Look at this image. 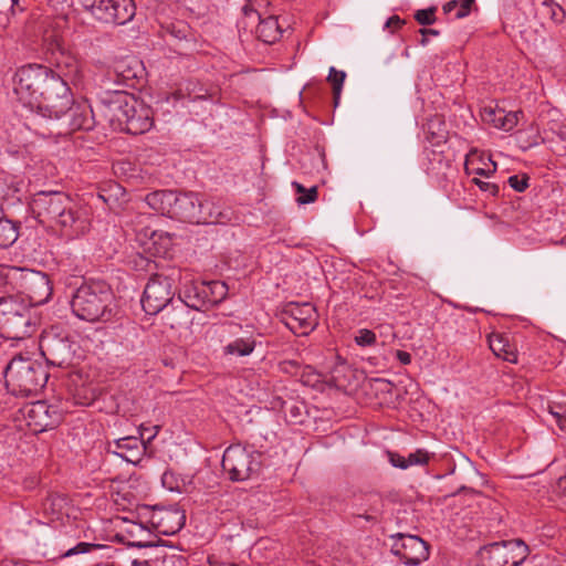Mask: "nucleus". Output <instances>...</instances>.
<instances>
[{"instance_id":"obj_1","label":"nucleus","mask_w":566,"mask_h":566,"mask_svg":"<svg viewBox=\"0 0 566 566\" xmlns=\"http://www.w3.org/2000/svg\"><path fill=\"white\" fill-rule=\"evenodd\" d=\"M65 66L67 70L63 75L55 74L43 65L22 66L13 77V92L24 105L32 107L38 103V109L43 117L59 119L70 113L72 129H88V117L80 113V106L73 105L67 85L69 81H80L78 64L74 59L67 57Z\"/></svg>"},{"instance_id":"obj_2","label":"nucleus","mask_w":566,"mask_h":566,"mask_svg":"<svg viewBox=\"0 0 566 566\" xmlns=\"http://www.w3.org/2000/svg\"><path fill=\"white\" fill-rule=\"evenodd\" d=\"M30 209L40 223L50 224L69 240L83 235L90 227L86 211L61 191H39Z\"/></svg>"},{"instance_id":"obj_3","label":"nucleus","mask_w":566,"mask_h":566,"mask_svg":"<svg viewBox=\"0 0 566 566\" xmlns=\"http://www.w3.org/2000/svg\"><path fill=\"white\" fill-rule=\"evenodd\" d=\"M72 313L90 323L107 322L115 315L116 301L112 287L102 280L83 282L71 298Z\"/></svg>"},{"instance_id":"obj_4","label":"nucleus","mask_w":566,"mask_h":566,"mask_svg":"<svg viewBox=\"0 0 566 566\" xmlns=\"http://www.w3.org/2000/svg\"><path fill=\"white\" fill-rule=\"evenodd\" d=\"M112 122L133 135L144 134L153 126V111L134 95L123 90L106 93L103 98Z\"/></svg>"},{"instance_id":"obj_5","label":"nucleus","mask_w":566,"mask_h":566,"mask_svg":"<svg viewBox=\"0 0 566 566\" xmlns=\"http://www.w3.org/2000/svg\"><path fill=\"white\" fill-rule=\"evenodd\" d=\"M4 379L12 395L28 397L42 390L48 382L49 374L38 359L19 354L8 364Z\"/></svg>"},{"instance_id":"obj_6","label":"nucleus","mask_w":566,"mask_h":566,"mask_svg":"<svg viewBox=\"0 0 566 566\" xmlns=\"http://www.w3.org/2000/svg\"><path fill=\"white\" fill-rule=\"evenodd\" d=\"M39 316L34 307L15 296L0 298V334L9 339L23 340L36 332Z\"/></svg>"},{"instance_id":"obj_7","label":"nucleus","mask_w":566,"mask_h":566,"mask_svg":"<svg viewBox=\"0 0 566 566\" xmlns=\"http://www.w3.org/2000/svg\"><path fill=\"white\" fill-rule=\"evenodd\" d=\"M180 277V272L172 270L170 274L153 275L145 286L142 306L146 314L156 315L163 311L174 297V282Z\"/></svg>"},{"instance_id":"obj_8","label":"nucleus","mask_w":566,"mask_h":566,"mask_svg":"<svg viewBox=\"0 0 566 566\" xmlns=\"http://www.w3.org/2000/svg\"><path fill=\"white\" fill-rule=\"evenodd\" d=\"M222 468L233 481H245L260 468V454L241 444L226 449L222 457Z\"/></svg>"},{"instance_id":"obj_9","label":"nucleus","mask_w":566,"mask_h":566,"mask_svg":"<svg viewBox=\"0 0 566 566\" xmlns=\"http://www.w3.org/2000/svg\"><path fill=\"white\" fill-rule=\"evenodd\" d=\"M83 8L105 23L125 24L135 15L133 0H78Z\"/></svg>"},{"instance_id":"obj_10","label":"nucleus","mask_w":566,"mask_h":566,"mask_svg":"<svg viewBox=\"0 0 566 566\" xmlns=\"http://www.w3.org/2000/svg\"><path fill=\"white\" fill-rule=\"evenodd\" d=\"M527 553V545L520 539L493 543L482 553L483 566H520Z\"/></svg>"},{"instance_id":"obj_11","label":"nucleus","mask_w":566,"mask_h":566,"mask_svg":"<svg viewBox=\"0 0 566 566\" xmlns=\"http://www.w3.org/2000/svg\"><path fill=\"white\" fill-rule=\"evenodd\" d=\"M76 344L66 335L45 333L40 342L41 353L48 364L56 367L71 366L75 358Z\"/></svg>"},{"instance_id":"obj_12","label":"nucleus","mask_w":566,"mask_h":566,"mask_svg":"<svg viewBox=\"0 0 566 566\" xmlns=\"http://www.w3.org/2000/svg\"><path fill=\"white\" fill-rule=\"evenodd\" d=\"M20 427H25L32 433H41L54 428L60 421L56 409L45 401L28 403L19 410Z\"/></svg>"},{"instance_id":"obj_13","label":"nucleus","mask_w":566,"mask_h":566,"mask_svg":"<svg viewBox=\"0 0 566 566\" xmlns=\"http://www.w3.org/2000/svg\"><path fill=\"white\" fill-rule=\"evenodd\" d=\"M285 326L298 336H306L317 326V314L311 303L290 302L283 310Z\"/></svg>"},{"instance_id":"obj_14","label":"nucleus","mask_w":566,"mask_h":566,"mask_svg":"<svg viewBox=\"0 0 566 566\" xmlns=\"http://www.w3.org/2000/svg\"><path fill=\"white\" fill-rule=\"evenodd\" d=\"M146 523L157 533L164 535H174L179 532L186 522L184 511L177 507H159L145 509Z\"/></svg>"},{"instance_id":"obj_15","label":"nucleus","mask_w":566,"mask_h":566,"mask_svg":"<svg viewBox=\"0 0 566 566\" xmlns=\"http://www.w3.org/2000/svg\"><path fill=\"white\" fill-rule=\"evenodd\" d=\"M391 552L406 565H419L429 557L427 543L416 535L395 536Z\"/></svg>"},{"instance_id":"obj_16","label":"nucleus","mask_w":566,"mask_h":566,"mask_svg":"<svg viewBox=\"0 0 566 566\" xmlns=\"http://www.w3.org/2000/svg\"><path fill=\"white\" fill-rule=\"evenodd\" d=\"M22 277L32 304H44L51 298L53 286L48 274L39 271H27Z\"/></svg>"},{"instance_id":"obj_17","label":"nucleus","mask_w":566,"mask_h":566,"mask_svg":"<svg viewBox=\"0 0 566 566\" xmlns=\"http://www.w3.org/2000/svg\"><path fill=\"white\" fill-rule=\"evenodd\" d=\"M137 239L144 247L145 252L153 256L165 258L172 247L171 234L161 230L145 228L138 231Z\"/></svg>"},{"instance_id":"obj_18","label":"nucleus","mask_w":566,"mask_h":566,"mask_svg":"<svg viewBox=\"0 0 566 566\" xmlns=\"http://www.w3.org/2000/svg\"><path fill=\"white\" fill-rule=\"evenodd\" d=\"M107 450L124 461L136 465L145 455L146 444L142 439L128 436L108 442Z\"/></svg>"},{"instance_id":"obj_19","label":"nucleus","mask_w":566,"mask_h":566,"mask_svg":"<svg viewBox=\"0 0 566 566\" xmlns=\"http://www.w3.org/2000/svg\"><path fill=\"white\" fill-rule=\"evenodd\" d=\"M171 218L176 217L190 222L205 220L200 209V196L193 192L177 193L175 192Z\"/></svg>"},{"instance_id":"obj_20","label":"nucleus","mask_w":566,"mask_h":566,"mask_svg":"<svg viewBox=\"0 0 566 566\" xmlns=\"http://www.w3.org/2000/svg\"><path fill=\"white\" fill-rule=\"evenodd\" d=\"M140 71V62L136 57L126 56L114 63L113 70L108 73L107 77L117 84L132 86Z\"/></svg>"},{"instance_id":"obj_21","label":"nucleus","mask_w":566,"mask_h":566,"mask_svg":"<svg viewBox=\"0 0 566 566\" xmlns=\"http://www.w3.org/2000/svg\"><path fill=\"white\" fill-rule=\"evenodd\" d=\"M521 114V112H506L503 108L484 107L481 116L483 122L492 124L495 128L510 132L517 125Z\"/></svg>"},{"instance_id":"obj_22","label":"nucleus","mask_w":566,"mask_h":566,"mask_svg":"<svg viewBox=\"0 0 566 566\" xmlns=\"http://www.w3.org/2000/svg\"><path fill=\"white\" fill-rule=\"evenodd\" d=\"M123 532L128 544L136 547H148L154 545L151 527L143 522L124 521Z\"/></svg>"},{"instance_id":"obj_23","label":"nucleus","mask_w":566,"mask_h":566,"mask_svg":"<svg viewBox=\"0 0 566 566\" xmlns=\"http://www.w3.org/2000/svg\"><path fill=\"white\" fill-rule=\"evenodd\" d=\"M488 342L490 349L496 357L509 363H517L516 348L511 344L506 335L492 333L489 335Z\"/></svg>"},{"instance_id":"obj_24","label":"nucleus","mask_w":566,"mask_h":566,"mask_svg":"<svg viewBox=\"0 0 566 566\" xmlns=\"http://www.w3.org/2000/svg\"><path fill=\"white\" fill-rule=\"evenodd\" d=\"M175 199V191L171 190H157L146 196V203L155 211L163 216L171 217L172 205Z\"/></svg>"},{"instance_id":"obj_25","label":"nucleus","mask_w":566,"mask_h":566,"mask_svg":"<svg viewBox=\"0 0 566 566\" xmlns=\"http://www.w3.org/2000/svg\"><path fill=\"white\" fill-rule=\"evenodd\" d=\"M255 346L256 339L250 334L233 339L222 348V352L224 356L244 357L251 355Z\"/></svg>"},{"instance_id":"obj_26","label":"nucleus","mask_w":566,"mask_h":566,"mask_svg":"<svg viewBox=\"0 0 566 566\" xmlns=\"http://www.w3.org/2000/svg\"><path fill=\"white\" fill-rule=\"evenodd\" d=\"M259 38L265 43H273L281 38L282 31L276 17L261 19L256 28Z\"/></svg>"},{"instance_id":"obj_27","label":"nucleus","mask_w":566,"mask_h":566,"mask_svg":"<svg viewBox=\"0 0 566 566\" xmlns=\"http://www.w3.org/2000/svg\"><path fill=\"white\" fill-rule=\"evenodd\" d=\"M18 228L10 220L3 218L0 211V247L8 248L12 245L18 239Z\"/></svg>"},{"instance_id":"obj_28","label":"nucleus","mask_w":566,"mask_h":566,"mask_svg":"<svg viewBox=\"0 0 566 566\" xmlns=\"http://www.w3.org/2000/svg\"><path fill=\"white\" fill-rule=\"evenodd\" d=\"M200 206L202 216L207 219L198 220L197 223H217L220 221L222 213L214 200L200 197Z\"/></svg>"},{"instance_id":"obj_29","label":"nucleus","mask_w":566,"mask_h":566,"mask_svg":"<svg viewBox=\"0 0 566 566\" xmlns=\"http://www.w3.org/2000/svg\"><path fill=\"white\" fill-rule=\"evenodd\" d=\"M496 165L489 158V164H485L484 167H475L472 159H467L465 161V171L468 175H480L489 177L491 174L495 172Z\"/></svg>"},{"instance_id":"obj_30","label":"nucleus","mask_w":566,"mask_h":566,"mask_svg":"<svg viewBox=\"0 0 566 566\" xmlns=\"http://www.w3.org/2000/svg\"><path fill=\"white\" fill-rule=\"evenodd\" d=\"M295 190L301 193L300 197H297L296 201L298 205H306L312 203L317 198V187L313 186L310 189H306L304 186H302L298 182L292 184Z\"/></svg>"},{"instance_id":"obj_31","label":"nucleus","mask_w":566,"mask_h":566,"mask_svg":"<svg viewBox=\"0 0 566 566\" xmlns=\"http://www.w3.org/2000/svg\"><path fill=\"white\" fill-rule=\"evenodd\" d=\"M188 314L185 308H175L166 314L167 324L170 328L177 329L186 323Z\"/></svg>"},{"instance_id":"obj_32","label":"nucleus","mask_w":566,"mask_h":566,"mask_svg":"<svg viewBox=\"0 0 566 566\" xmlns=\"http://www.w3.org/2000/svg\"><path fill=\"white\" fill-rule=\"evenodd\" d=\"M345 77L346 74L344 71H337L333 66L329 69L328 81L333 84V92L336 102L339 98Z\"/></svg>"},{"instance_id":"obj_33","label":"nucleus","mask_w":566,"mask_h":566,"mask_svg":"<svg viewBox=\"0 0 566 566\" xmlns=\"http://www.w3.org/2000/svg\"><path fill=\"white\" fill-rule=\"evenodd\" d=\"M548 413L554 418L559 429L566 432V405H549Z\"/></svg>"},{"instance_id":"obj_34","label":"nucleus","mask_w":566,"mask_h":566,"mask_svg":"<svg viewBox=\"0 0 566 566\" xmlns=\"http://www.w3.org/2000/svg\"><path fill=\"white\" fill-rule=\"evenodd\" d=\"M431 454L424 449H417L407 457L408 468L424 465L429 462Z\"/></svg>"},{"instance_id":"obj_35","label":"nucleus","mask_w":566,"mask_h":566,"mask_svg":"<svg viewBox=\"0 0 566 566\" xmlns=\"http://www.w3.org/2000/svg\"><path fill=\"white\" fill-rule=\"evenodd\" d=\"M376 333L374 331L361 328L357 332L355 336V342L358 346L366 347L373 346L376 343Z\"/></svg>"},{"instance_id":"obj_36","label":"nucleus","mask_w":566,"mask_h":566,"mask_svg":"<svg viewBox=\"0 0 566 566\" xmlns=\"http://www.w3.org/2000/svg\"><path fill=\"white\" fill-rule=\"evenodd\" d=\"M415 19L419 24L430 25L436 21V8H428L418 10L415 13Z\"/></svg>"},{"instance_id":"obj_37","label":"nucleus","mask_w":566,"mask_h":566,"mask_svg":"<svg viewBox=\"0 0 566 566\" xmlns=\"http://www.w3.org/2000/svg\"><path fill=\"white\" fill-rule=\"evenodd\" d=\"M161 483H163L164 488H166L167 490H169L171 492H174V491L180 492V484L178 482L176 474L172 471L164 472V474L161 476Z\"/></svg>"},{"instance_id":"obj_38","label":"nucleus","mask_w":566,"mask_h":566,"mask_svg":"<svg viewBox=\"0 0 566 566\" xmlns=\"http://www.w3.org/2000/svg\"><path fill=\"white\" fill-rule=\"evenodd\" d=\"M98 547L99 546L95 545V544L81 542V543L76 544L75 546H73L72 548L67 549L63 554V557H71V556L78 555V554H85V553H88Z\"/></svg>"},{"instance_id":"obj_39","label":"nucleus","mask_w":566,"mask_h":566,"mask_svg":"<svg viewBox=\"0 0 566 566\" xmlns=\"http://www.w3.org/2000/svg\"><path fill=\"white\" fill-rule=\"evenodd\" d=\"M209 289L211 290L212 294L214 295V297L211 300V302H213V303L221 302L226 297L227 292H228L227 285L222 282H213L209 285Z\"/></svg>"},{"instance_id":"obj_40","label":"nucleus","mask_w":566,"mask_h":566,"mask_svg":"<svg viewBox=\"0 0 566 566\" xmlns=\"http://www.w3.org/2000/svg\"><path fill=\"white\" fill-rule=\"evenodd\" d=\"M387 455H388V461L390 462V464L392 467L401 469V470L408 469L407 458H405L403 455H401L397 452H391V451L387 452Z\"/></svg>"},{"instance_id":"obj_41","label":"nucleus","mask_w":566,"mask_h":566,"mask_svg":"<svg viewBox=\"0 0 566 566\" xmlns=\"http://www.w3.org/2000/svg\"><path fill=\"white\" fill-rule=\"evenodd\" d=\"M474 0H458V10L455 11L454 17L457 19H462L469 15Z\"/></svg>"},{"instance_id":"obj_42","label":"nucleus","mask_w":566,"mask_h":566,"mask_svg":"<svg viewBox=\"0 0 566 566\" xmlns=\"http://www.w3.org/2000/svg\"><path fill=\"white\" fill-rule=\"evenodd\" d=\"M509 185L518 192L524 191L528 187L527 178L516 175L509 177Z\"/></svg>"},{"instance_id":"obj_43","label":"nucleus","mask_w":566,"mask_h":566,"mask_svg":"<svg viewBox=\"0 0 566 566\" xmlns=\"http://www.w3.org/2000/svg\"><path fill=\"white\" fill-rule=\"evenodd\" d=\"M544 6L547 7V9H549L551 18L554 22L559 23L563 21L565 12L560 6L547 2H544Z\"/></svg>"},{"instance_id":"obj_44","label":"nucleus","mask_w":566,"mask_h":566,"mask_svg":"<svg viewBox=\"0 0 566 566\" xmlns=\"http://www.w3.org/2000/svg\"><path fill=\"white\" fill-rule=\"evenodd\" d=\"M184 295L186 297V304L192 308H198V286H193L192 289H186L184 291Z\"/></svg>"},{"instance_id":"obj_45","label":"nucleus","mask_w":566,"mask_h":566,"mask_svg":"<svg viewBox=\"0 0 566 566\" xmlns=\"http://www.w3.org/2000/svg\"><path fill=\"white\" fill-rule=\"evenodd\" d=\"M472 181L482 190L483 192H488L492 196H495L499 191V188L496 185L483 181L479 178H473Z\"/></svg>"},{"instance_id":"obj_46","label":"nucleus","mask_w":566,"mask_h":566,"mask_svg":"<svg viewBox=\"0 0 566 566\" xmlns=\"http://www.w3.org/2000/svg\"><path fill=\"white\" fill-rule=\"evenodd\" d=\"M402 24L403 21L398 15H392L386 21L385 29L394 33L396 30L400 29Z\"/></svg>"},{"instance_id":"obj_47","label":"nucleus","mask_w":566,"mask_h":566,"mask_svg":"<svg viewBox=\"0 0 566 566\" xmlns=\"http://www.w3.org/2000/svg\"><path fill=\"white\" fill-rule=\"evenodd\" d=\"M420 33L422 35V40H421L422 45L427 44V42H428L427 36H438L440 34V32L434 29H421Z\"/></svg>"},{"instance_id":"obj_48","label":"nucleus","mask_w":566,"mask_h":566,"mask_svg":"<svg viewBox=\"0 0 566 566\" xmlns=\"http://www.w3.org/2000/svg\"><path fill=\"white\" fill-rule=\"evenodd\" d=\"M396 357L402 365H409L411 363V355L407 352L397 350Z\"/></svg>"},{"instance_id":"obj_49","label":"nucleus","mask_w":566,"mask_h":566,"mask_svg":"<svg viewBox=\"0 0 566 566\" xmlns=\"http://www.w3.org/2000/svg\"><path fill=\"white\" fill-rule=\"evenodd\" d=\"M455 9L458 10V0H451L443 6L444 13H451Z\"/></svg>"},{"instance_id":"obj_50","label":"nucleus","mask_w":566,"mask_h":566,"mask_svg":"<svg viewBox=\"0 0 566 566\" xmlns=\"http://www.w3.org/2000/svg\"><path fill=\"white\" fill-rule=\"evenodd\" d=\"M379 334L381 336H394V333H392V327L387 325V326H380L379 327Z\"/></svg>"},{"instance_id":"obj_51","label":"nucleus","mask_w":566,"mask_h":566,"mask_svg":"<svg viewBox=\"0 0 566 566\" xmlns=\"http://www.w3.org/2000/svg\"><path fill=\"white\" fill-rule=\"evenodd\" d=\"M558 490L566 495V474L559 478L557 482Z\"/></svg>"},{"instance_id":"obj_52","label":"nucleus","mask_w":566,"mask_h":566,"mask_svg":"<svg viewBox=\"0 0 566 566\" xmlns=\"http://www.w3.org/2000/svg\"><path fill=\"white\" fill-rule=\"evenodd\" d=\"M6 271H11V270L0 265V285H2L4 283V280L8 276V273H6Z\"/></svg>"},{"instance_id":"obj_53","label":"nucleus","mask_w":566,"mask_h":566,"mask_svg":"<svg viewBox=\"0 0 566 566\" xmlns=\"http://www.w3.org/2000/svg\"><path fill=\"white\" fill-rule=\"evenodd\" d=\"M132 566H151L148 560H133Z\"/></svg>"},{"instance_id":"obj_54","label":"nucleus","mask_w":566,"mask_h":566,"mask_svg":"<svg viewBox=\"0 0 566 566\" xmlns=\"http://www.w3.org/2000/svg\"><path fill=\"white\" fill-rule=\"evenodd\" d=\"M158 433V428L156 427V431L154 432V434H151L148 440H151L156 437V434Z\"/></svg>"},{"instance_id":"obj_55","label":"nucleus","mask_w":566,"mask_h":566,"mask_svg":"<svg viewBox=\"0 0 566 566\" xmlns=\"http://www.w3.org/2000/svg\"><path fill=\"white\" fill-rule=\"evenodd\" d=\"M13 3H18V0H12Z\"/></svg>"},{"instance_id":"obj_56","label":"nucleus","mask_w":566,"mask_h":566,"mask_svg":"<svg viewBox=\"0 0 566 566\" xmlns=\"http://www.w3.org/2000/svg\"><path fill=\"white\" fill-rule=\"evenodd\" d=\"M250 6H253V1L252 0H250Z\"/></svg>"},{"instance_id":"obj_57","label":"nucleus","mask_w":566,"mask_h":566,"mask_svg":"<svg viewBox=\"0 0 566 566\" xmlns=\"http://www.w3.org/2000/svg\"><path fill=\"white\" fill-rule=\"evenodd\" d=\"M103 566H111L109 564H104Z\"/></svg>"}]
</instances>
